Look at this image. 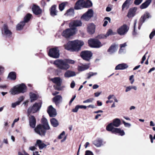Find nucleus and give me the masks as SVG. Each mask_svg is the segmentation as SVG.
<instances>
[{
    "instance_id": "1",
    "label": "nucleus",
    "mask_w": 155,
    "mask_h": 155,
    "mask_svg": "<svg viewBox=\"0 0 155 155\" xmlns=\"http://www.w3.org/2000/svg\"><path fill=\"white\" fill-rule=\"evenodd\" d=\"M69 26L70 28L64 31L62 35L67 38H69L75 34L78 27V21H74L70 22Z\"/></svg>"
},
{
    "instance_id": "2",
    "label": "nucleus",
    "mask_w": 155,
    "mask_h": 155,
    "mask_svg": "<svg viewBox=\"0 0 155 155\" xmlns=\"http://www.w3.org/2000/svg\"><path fill=\"white\" fill-rule=\"evenodd\" d=\"M74 63V60L69 59H65L64 60L58 59L54 61V64L58 69L66 71L70 67L69 64H73Z\"/></svg>"
},
{
    "instance_id": "3",
    "label": "nucleus",
    "mask_w": 155,
    "mask_h": 155,
    "mask_svg": "<svg viewBox=\"0 0 155 155\" xmlns=\"http://www.w3.org/2000/svg\"><path fill=\"white\" fill-rule=\"evenodd\" d=\"M26 91V87L24 84H18L11 88L9 92L11 94L15 95L20 93H24Z\"/></svg>"
},
{
    "instance_id": "4",
    "label": "nucleus",
    "mask_w": 155,
    "mask_h": 155,
    "mask_svg": "<svg viewBox=\"0 0 155 155\" xmlns=\"http://www.w3.org/2000/svg\"><path fill=\"white\" fill-rule=\"evenodd\" d=\"M65 49L72 51H76L78 48V40L69 41L64 45Z\"/></svg>"
},
{
    "instance_id": "5",
    "label": "nucleus",
    "mask_w": 155,
    "mask_h": 155,
    "mask_svg": "<svg viewBox=\"0 0 155 155\" xmlns=\"http://www.w3.org/2000/svg\"><path fill=\"white\" fill-rule=\"evenodd\" d=\"M31 15L30 14H28L24 18L23 21L20 22L16 26V28L17 30H20L22 29L26 22H28L31 17Z\"/></svg>"
},
{
    "instance_id": "6",
    "label": "nucleus",
    "mask_w": 155,
    "mask_h": 155,
    "mask_svg": "<svg viewBox=\"0 0 155 155\" xmlns=\"http://www.w3.org/2000/svg\"><path fill=\"white\" fill-rule=\"evenodd\" d=\"M88 43L90 47L93 48H99L103 45L100 41L95 39L89 40Z\"/></svg>"
},
{
    "instance_id": "7",
    "label": "nucleus",
    "mask_w": 155,
    "mask_h": 155,
    "mask_svg": "<svg viewBox=\"0 0 155 155\" xmlns=\"http://www.w3.org/2000/svg\"><path fill=\"white\" fill-rule=\"evenodd\" d=\"M59 51L57 47L51 48L49 51L48 55L51 57L57 58L59 56Z\"/></svg>"
},
{
    "instance_id": "8",
    "label": "nucleus",
    "mask_w": 155,
    "mask_h": 155,
    "mask_svg": "<svg viewBox=\"0 0 155 155\" xmlns=\"http://www.w3.org/2000/svg\"><path fill=\"white\" fill-rule=\"evenodd\" d=\"M92 55V53L88 51H83L80 54V56L82 59L87 61H89L91 59Z\"/></svg>"
},
{
    "instance_id": "9",
    "label": "nucleus",
    "mask_w": 155,
    "mask_h": 155,
    "mask_svg": "<svg viewBox=\"0 0 155 155\" xmlns=\"http://www.w3.org/2000/svg\"><path fill=\"white\" fill-rule=\"evenodd\" d=\"M41 104L40 103H35L33 106L30 107L28 110V116L31 113H34L37 112L40 108Z\"/></svg>"
},
{
    "instance_id": "10",
    "label": "nucleus",
    "mask_w": 155,
    "mask_h": 155,
    "mask_svg": "<svg viewBox=\"0 0 155 155\" xmlns=\"http://www.w3.org/2000/svg\"><path fill=\"white\" fill-rule=\"evenodd\" d=\"M94 15V11L91 9H89L88 11L84 13L81 17V19L85 21L89 20Z\"/></svg>"
},
{
    "instance_id": "11",
    "label": "nucleus",
    "mask_w": 155,
    "mask_h": 155,
    "mask_svg": "<svg viewBox=\"0 0 155 155\" xmlns=\"http://www.w3.org/2000/svg\"><path fill=\"white\" fill-rule=\"evenodd\" d=\"M129 29V27L126 24H124L117 29V33L120 35H124L126 34Z\"/></svg>"
},
{
    "instance_id": "12",
    "label": "nucleus",
    "mask_w": 155,
    "mask_h": 155,
    "mask_svg": "<svg viewBox=\"0 0 155 155\" xmlns=\"http://www.w3.org/2000/svg\"><path fill=\"white\" fill-rule=\"evenodd\" d=\"M51 81L57 85V86H54L55 89L58 91L61 90L62 88L60 87L62 80L60 77H55L51 79Z\"/></svg>"
},
{
    "instance_id": "13",
    "label": "nucleus",
    "mask_w": 155,
    "mask_h": 155,
    "mask_svg": "<svg viewBox=\"0 0 155 155\" xmlns=\"http://www.w3.org/2000/svg\"><path fill=\"white\" fill-rule=\"evenodd\" d=\"M150 17L149 13L147 12L145 13L140 18L139 23L138 29L140 30L143 23H144L147 18Z\"/></svg>"
},
{
    "instance_id": "14",
    "label": "nucleus",
    "mask_w": 155,
    "mask_h": 155,
    "mask_svg": "<svg viewBox=\"0 0 155 155\" xmlns=\"http://www.w3.org/2000/svg\"><path fill=\"white\" fill-rule=\"evenodd\" d=\"M35 132L41 136H44L46 133L45 130L43 128L41 125H38L35 129Z\"/></svg>"
},
{
    "instance_id": "15",
    "label": "nucleus",
    "mask_w": 155,
    "mask_h": 155,
    "mask_svg": "<svg viewBox=\"0 0 155 155\" xmlns=\"http://www.w3.org/2000/svg\"><path fill=\"white\" fill-rule=\"evenodd\" d=\"M95 30V26L93 23H90L88 24L87 27V32L90 35L94 33Z\"/></svg>"
},
{
    "instance_id": "16",
    "label": "nucleus",
    "mask_w": 155,
    "mask_h": 155,
    "mask_svg": "<svg viewBox=\"0 0 155 155\" xmlns=\"http://www.w3.org/2000/svg\"><path fill=\"white\" fill-rule=\"evenodd\" d=\"M47 112L50 117H54L57 114L56 109L51 105L48 107Z\"/></svg>"
},
{
    "instance_id": "17",
    "label": "nucleus",
    "mask_w": 155,
    "mask_h": 155,
    "mask_svg": "<svg viewBox=\"0 0 155 155\" xmlns=\"http://www.w3.org/2000/svg\"><path fill=\"white\" fill-rule=\"evenodd\" d=\"M32 10L33 13L36 15H40L42 12V10L40 7L35 5H34L33 6Z\"/></svg>"
},
{
    "instance_id": "18",
    "label": "nucleus",
    "mask_w": 155,
    "mask_h": 155,
    "mask_svg": "<svg viewBox=\"0 0 155 155\" xmlns=\"http://www.w3.org/2000/svg\"><path fill=\"white\" fill-rule=\"evenodd\" d=\"M2 33L7 37H11L12 34L11 31L8 29L7 26L5 25H4L3 29L2 30Z\"/></svg>"
},
{
    "instance_id": "19",
    "label": "nucleus",
    "mask_w": 155,
    "mask_h": 155,
    "mask_svg": "<svg viewBox=\"0 0 155 155\" xmlns=\"http://www.w3.org/2000/svg\"><path fill=\"white\" fill-rule=\"evenodd\" d=\"M116 34L115 32L113 31L111 29H108L106 35H101L98 36V38H106L107 37L110 35H114Z\"/></svg>"
},
{
    "instance_id": "20",
    "label": "nucleus",
    "mask_w": 155,
    "mask_h": 155,
    "mask_svg": "<svg viewBox=\"0 0 155 155\" xmlns=\"http://www.w3.org/2000/svg\"><path fill=\"white\" fill-rule=\"evenodd\" d=\"M137 10V8L135 7L130 8L128 11L127 17L129 18L133 17L135 15Z\"/></svg>"
},
{
    "instance_id": "21",
    "label": "nucleus",
    "mask_w": 155,
    "mask_h": 155,
    "mask_svg": "<svg viewBox=\"0 0 155 155\" xmlns=\"http://www.w3.org/2000/svg\"><path fill=\"white\" fill-rule=\"evenodd\" d=\"M41 123L42 124L41 126L44 129L47 130L50 129V127L48 124V120L45 118L44 117L42 119Z\"/></svg>"
},
{
    "instance_id": "22",
    "label": "nucleus",
    "mask_w": 155,
    "mask_h": 155,
    "mask_svg": "<svg viewBox=\"0 0 155 155\" xmlns=\"http://www.w3.org/2000/svg\"><path fill=\"white\" fill-rule=\"evenodd\" d=\"M133 2V0H126L123 4L122 6V10L124 11L125 8H129V6Z\"/></svg>"
},
{
    "instance_id": "23",
    "label": "nucleus",
    "mask_w": 155,
    "mask_h": 155,
    "mask_svg": "<svg viewBox=\"0 0 155 155\" xmlns=\"http://www.w3.org/2000/svg\"><path fill=\"white\" fill-rule=\"evenodd\" d=\"M53 100L55 104L58 106L61 102L62 97L60 95H57L53 98Z\"/></svg>"
},
{
    "instance_id": "24",
    "label": "nucleus",
    "mask_w": 155,
    "mask_h": 155,
    "mask_svg": "<svg viewBox=\"0 0 155 155\" xmlns=\"http://www.w3.org/2000/svg\"><path fill=\"white\" fill-rule=\"evenodd\" d=\"M29 124L30 126L33 128H34L35 126L36 119L33 116H29Z\"/></svg>"
},
{
    "instance_id": "25",
    "label": "nucleus",
    "mask_w": 155,
    "mask_h": 155,
    "mask_svg": "<svg viewBox=\"0 0 155 155\" xmlns=\"http://www.w3.org/2000/svg\"><path fill=\"white\" fill-rule=\"evenodd\" d=\"M117 46L115 44H113L108 50L107 52L110 54L114 53L117 50Z\"/></svg>"
},
{
    "instance_id": "26",
    "label": "nucleus",
    "mask_w": 155,
    "mask_h": 155,
    "mask_svg": "<svg viewBox=\"0 0 155 155\" xmlns=\"http://www.w3.org/2000/svg\"><path fill=\"white\" fill-rule=\"evenodd\" d=\"M152 0H147L143 3L140 6V8L141 9H143L147 8L150 5Z\"/></svg>"
},
{
    "instance_id": "27",
    "label": "nucleus",
    "mask_w": 155,
    "mask_h": 155,
    "mask_svg": "<svg viewBox=\"0 0 155 155\" xmlns=\"http://www.w3.org/2000/svg\"><path fill=\"white\" fill-rule=\"evenodd\" d=\"M128 67V65L125 63H122L117 65L115 68V70H124Z\"/></svg>"
},
{
    "instance_id": "28",
    "label": "nucleus",
    "mask_w": 155,
    "mask_h": 155,
    "mask_svg": "<svg viewBox=\"0 0 155 155\" xmlns=\"http://www.w3.org/2000/svg\"><path fill=\"white\" fill-rule=\"evenodd\" d=\"M103 140L101 139H97L94 140L93 142V144L97 147H101L103 145Z\"/></svg>"
},
{
    "instance_id": "29",
    "label": "nucleus",
    "mask_w": 155,
    "mask_h": 155,
    "mask_svg": "<svg viewBox=\"0 0 155 155\" xmlns=\"http://www.w3.org/2000/svg\"><path fill=\"white\" fill-rule=\"evenodd\" d=\"M89 67V64L78 66V71H85L88 69Z\"/></svg>"
},
{
    "instance_id": "30",
    "label": "nucleus",
    "mask_w": 155,
    "mask_h": 155,
    "mask_svg": "<svg viewBox=\"0 0 155 155\" xmlns=\"http://www.w3.org/2000/svg\"><path fill=\"white\" fill-rule=\"evenodd\" d=\"M56 6L53 5L52 6L50 9V15L52 16H54L57 15V11L56 10Z\"/></svg>"
},
{
    "instance_id": "31",
    "label": "nucleus",
    "mask_w": 155,
    "mask_h": 155,
    "mask_svg": "<svg viewBox=\"0 0 155 155\" xmlns=\"http://www.w3.org/2000/svg\"><path fill=\"white\" fill-rule=\"evenodd\" d=\"M75 75V72L71 71H68L64 74V76L66 78H69Z\"/></svg>"
},
{
    "instance_id": "32",
    "label": "nucleus",
    "mask_w": 155,
    "mask_h": 155,
    "mask_svg": "<svg viewBox=\"0 0 155 155\" xmlns=\"http://www.w3.org/2000/svg\"><path fill=\"white\" fill-rule=\"evenodd\" d=\"M113 130V133L118 134L121 136H123L125 134V133L123 130H121L120 129L115 128Z\"/></svg>"
},
{
    "instance_id": "33",
    "label": "nucleus",
    "mask_w": 155,
    "mask_h": 155,
    "mask_svg": "<svg viewBox=\"0 0 155 155\" xmlns=\"http://www.w3.org/2000/svg\"><path fill=\"white\" fill-rule=\"evenodd\" d=\"M50 122L51 125L54 127H56L59 125L58 121L54 118L51 119Z\"/></svg>"
},
{
    "instance_id": "34",
    "label": "nucleus",
    "mask_w": 155,
    "mask_h": 155,
    "mask_svg": "<svg viewBox=\"0 0 155 155\" xmlns=\"http://www.w3.org/2000/svg\"><path fill=\"white\" fill-rule=\"evenodd\" d=\"M37 144L38 145L40 149H42L47 146L45 143H42V141L39 140H38L37 141Z\"/></svg>"
},
{
    "instance_id": "35",
    "label": "nucleus",
    "mask_w": 155,
    "mask_h": 155,
    "mask_svg": "<svg viewBox=\"0 0 155 155\" xmlns=\"http://www.w3.org/2000/svg\"><path fill=\"white\" fill-rule=\"evenodd\" d=\"M112 123L114 126L118 127L120 124V121L119 119L116 118L114 120L113 123Z\"/></svg>"
},
{
    "instance_id": "36",
    "label": "nucleus",
    "mask_w": 155,
    "mask_h": 155,
    "mask_svg": "<svg viewBox=\"0 0 155 155\" xmlns=\"http://www.w3.org/2000/svg\"><path fill=\"white\" fill-rule=\"evenodd\" d=\"M115 128L114 127V126L112 123L110 124L106 127V130L108 131H111L113 133L114 130Z\"/></svg>"
},
{
    "instance_id": "37",
    "label": "nucleus",
    "mask_w": 155,
    "mask_h": 155,
    "mask_svg": "<svg viewBox=\"0 0 155 155\" xmlns=\"http://www.w3.org/2000/svg\"><path fill=\"white\" fill-rule=\"evenodd\" d=\"M84 1L78 0V9H81L84 8Z\"/></svg>"
},
{
    "instance_id": "38",
    "label": "nucleus",
    "mask_w": 155,
    "mask_h": 155,
    "mask_svg": "<svg viewBox=\"0 0 155 155\" xmlns=\"http://www.w3.org/2000/svg\"><path fill=\"white\" fill-rule=\"evenodd\" d=\"M30 96L31 102L36 100L38 98L37 95L33 93H30Z\"/></svg>"
},
{
    "instance_id": "39",
    "label": "nucleus",
    "mask_w": 155,
    "mask_h": 155,
    "mask_svg": "<svg viewBox=\"0 0 155 155\" xmlns=\"http://www.w3.org/2000/svg\"><path fill=\"white\" fill-rule=\"evenodd\" d=\"M68 4V2H62V3L60 4L59 6V8L60 11H63L65 5Z\"/></svg>"
},
{
    "instance_id": "40",
    "label": "nucleus",
    "mask_w": 155,
    "mask_h": 155,
    "mask_svg": "<svg viewBox=\"0 0 155 155\" xmlns=\"http://www.w3.org/2000/svg\"><path fill=\"white\" fill-rule=\"evenodd\" d=\"M92 5V3L91 1L88 0L87 1H84V8H89Z\"/></svg>"
},
{
    "instance_id": "41",
    "label": "nucleus",
    "mask_w": 155,
    "mask_h": 155,
    "mask_svg": "<svg viewBox=\"0 0 155 155\" xmlns=\"http://www.w3.org/2000/svg\"><path fill=\"white\" fill-rule=\"evenodd\" d=\"M8 77L11 80H15L16 78L15 73L14 72H10L9 74Z\"/></svg>"
},
{
    "instance_id": "42",
    "label": "nucleus",
    "mask_w": 155,
    "mask_h": 155,
    "mask_svg": "<svg viewBox=\"0 0 155 155\" xmlns=\"http://www.w3.org/2000/svg\"><path fill=\"white\" fill-rule=\"evenodd\" d=\"M74 14V10L73 9L70 8L68 10L66 13L64 14V15L66 16L68 15H73Z\"/></svg>"
},
{
    "instance_id": "43",
    "label": "nucleus",
    "mask_w": 155,
    "mask_h": 155,
    "mask_svg": "<svg viewBox=\"0 0 155 155\" xmlns=\"http://www.w3.org/2000/svg\"><path fill=\"white\" fill-rule=\"evenodd\" d=\"M97 74V73L96 72L93 73L91 72H89V73L87 74V75L88 76L87 78L88 79H89L91 76L94 75H96Z\"/></svg>"
},
{
    "instance_id": "44",
    "label": "nucleus",
    "mask_w": 155,
    "mask_h": 155,
    "mask_svg": "<svg viewBox=\"0 0 155 155\" xmlns=\"http://www.w3.org/2000/svg\"><path fill=\"white\" fill-rule=\"evenodd\" d=\"M84 42L81 40H78V51L81 49V48L84 45Z\"/></svg>"
},
{
    "instance_id": "45",
    "label": "nucleus",
    "mask_w": 155,
    "mask_h": 155,
    "mask_svg": "<svg viewBox=\"0 0 155 155\" xmlns=\"http://www.w3.org/2000/svg\"><path fill=\"white\" fill-rule=\"evenodd\" d=\"M143 1V0H135L134 2V4L135 5H138L141 4Z\"/></svg>"
},
{
    "instance_id": "46",
    "label": "nucleus",
    "mask_w": 155,
    "mask_h": 155,
    "mask_svg": "<svg viewBox=\"0 0 155 155\" xmlns=\"http://www.w3.org/2000/svg\"><path fill=\"white\" fill-rule=\"evenodd\" d=\"M94 100V99L93 98H90L89 99H87V100L84 101L83 102V103L92 102Z\"/></svg>"
},
{
    "instance_id": "47",
    "label": "nucleus",
    "mask_w": 155,
    "mask_h": 155,
    "mask_svg": "<svg viewBox=\"0 0 155 155\" xmlns=\"http://www.w3.org/2000/svg\"><path fill=\"white\" fill-rule=\"evenodd\" d=\"M155 35V30L152 31L150 35L149 38L150 39H151Z\"/></svg>"
},
{
    "instance_id": "48",
    "label": "nucleus",
    "mask_w": 155,
    "mask_h": 155,
    "mask_svg": "<svg viewBox=\"0 0 155 155\" xmlns=\"http://www.w3.org/2000/svg\"><path fill=\"white\" fill-rule=\"evenodd\" d=\"M19 104V102L16 101V102L14 103H12V107L13 108H15L16 107V106L18 105Z\"/></svg>"
},
{
    "instance_id": "49",
    "label": "nucleus",
    "mask_w": 155,
    "mask_h": 155,
    "mask_svg": "<svg viewBox=\"0 0 155 155\" xmlns=\"http://www.w3.org/2000/svg\"><path fill=\"white\" fill-rule=\"evenodd\" d=\"M85 155H94V154L91 151L89 150H87L85 151Z\"/></svg>"
},
{
    "instance_id": "50",
    "label": "nucleus",
    "mask_w": 155,
    "mask_h": 155,
    "mask_svg": "<svg viewBox=\"0 0 155 155\" xmlns=\"http://www.w3.org/2000/svg\"><path fill=\"white\" fill-rule=\"evenodd\" d=\"M65 134V132L63 131L61 133L60 135L58 136V138L61 139L63 138V136H64Z\"/></svg>"
},
{
    "instance_id": "51",
    "label": "nucleus",
    "mask_w": 155,
    "mask_h": 155,
    "mask_svg": "<svg viewBox=\"0 0 155 155\" xmlns=\"http://www.w3.org/2000/svg\"><path fill=\"white\" fill-rule=\"evenodd\" d=\"M137 23V20H135L134 21V32H133V34L134 35H135L136 34V33H135V28H136V24Z\"/></svg>"
},
{
    "instance_id": "52",
    "label": "nucleus",
    "mask_w": 155,
    "mask_h": 155,
    "mask_svg": "<svg viewBox=\"0 0 155 155\" xmlns=\"http://www.w3.org/2000/svg\"><path fill=\"white\" fill-rule=\"evenodd\" d=\"M134 75H131L130 77L129 80L131 81V84H132L134 82Z\"/></svg>"
},
{
    "instance_id": "53",
    "label": "nucleus",
    "mask_w": 155,
    "mask_h": 155,
    "mask_svg": "<svg viewBox=\"0 0 155 155\" xmlns=\"http://www.w3.org/2000/svg\"><path fill=\"white\" fill-rule=\"evenodd\" d=\"M123 122L125 126L126 127H130V124L126 123L124 121H123Z\"/></svg>"
},
{
    "instance_id": "54",
    "label": "nucleus",
    "mask_w": 155,
    "mask_h": 155,
    "mask_svg": "<svg viewBox=\"0 0 155 155\" xmlns=\"http://www.w3.org/2000/svg\"><path fill=\"white\" fill-rule=\"evenodd\" d=\"M131 89H132V88H131V86H129L127 87L126 88V89L125 90V92H127L129 91H130Z\"/></svg>"
},
{
    "instance_id": "55",
    "label": "nucleus",
    "mask_w": 155,
    "mask_h": 155,
    "mask_svg": "<svg viewBox=\"0 0 155 155\" xmlns=\"http://www.w3.org/2000/svg\"><path fill=\"white\" fill-rule=\"evenodd\" d=\"M87 107L86 106L84 105H78V109L79 108H84V109H86Z\"/></svg>"
},
{
    "instance_id": "56",
    "label": "nucleus",
    "mask_w": 155,
    "mask_h": 155,
    "mask_svg": "<svg viewBox=\"0 0 155 155\" xmlns=\"http://www.w3.org/2000/svg\"><path fill=\"white\" fill-rule=\"evenodd\" d=\"M24 99V97L22 96H21L19 98H18V101H17V102H19V104L21 103V102L22 101L23 99Z\"/></svg>"
},
{
    "instance_id": "57",
    "label": "nucleus",
    "mask_w": 155,
    "mask_h": 155,
    "mask_svg": "<svg viewBox=\"0 0 155 155\" xmlns=\"http://www.w3.org/2000/svg\"><path fill=\"white\" fill-rule=\"evenodd\" d=\"M126 46H127V44H126V43H125L123 44H121L120 45V50H121V49L123 47H125Z\"/></svg>"
},
{
    "instance_id": "58",
    "label": "nucleus",
    "mask_w": 155,
    "mask_h": 155,
    "mask_svg": "<svg viewBox=\"0 0 155 155\" xmlns=\"http://www.w3.org/2000/svg\"><path fill=\"white\" fill-rule=\"evenodd\" d=\"M101 92H97L94 94V96L95 97H98L101 94Z\"/></svg>"
},
{
    "instance_id": "59",
    "label": "nucleus",
    "mask_w": 155,
    "mask_h": 155,
    "mask_svg": "<svg viewBox=\"0 0 155 155\" xmlns=\"http://www.w3.org/2000/svg\"><path fill=\"white\" fill-rule=\"evenodd\" d=\"M76 97V95H74L71 99V100L70 101V102H69V104L70 105H71V103H72V102H73V101L74 100V99Z\"/></svg>"
},
{
    "instance_id": "60",
    "label": "nucleus",
    "mask_w": 155,
    "mask_h": 155,
    "mask_svg": "<svg viewBox=\"0 0 155 155\" xmlns=\"http://www.w3.org/2000/svg\"><path fill=\"white\" fill-rule=\"evenodd\" d=\"M75 83L74 81H72L71 84V87L72 88H73L75 86Z\"/></svg>"
},
{
    "instance_id": "61",
    "label": "nucleus",
    "mask_w": 155,
    "mask_h": 155,
    "mask_svg": "<svg viewBox=\"0 0 155 155\" xmlns=\"http://www.w3.org/2000/svg\"><path fill=\"white\" fill-rule=\"evenodd\" d=\"M72 111L74 112H76L78 111V105H76L74 109L72 110Z\"/></svg>"
},
{
    "instance_id": "62",
    "label": "nucleus",
    "mask_w": 155,
    "mask_h": 155,
    "mask_svg": "<svg viewBox=\"0 0 155 155\" xmlns=\"http://www.w3.org/2000/svg\"><path fill=\"white\" fill-rule=\"evenodd\" d=\"M41 4L43 6H45L46 4L45 0H42L41 1Z\"/></svg>"
},
{
    "instance_id": "63",
    "label": "nucleus",
    "mask_w": 155,
    "mask_h": 155,
    "mask_svg": "<svg viewBox=\"0 0 155 155\" xmlns=\"http://www.w3.org/2000/svg\"><path fill=\"white\" fill-rule=\"evenodd\" d=\"M4 68L2 67H0V74L4 71Z\"/></svg>"
},
{
    "instance_id": "64",
    "label": "nucleus",
    "mask_w": 155,
    "mask_h": 155,
    "mask_svg": "<svg viewBox=\"0 0 155 155\" xmlns=\"http://www.w3.org/2000/svg\"><path fill=\"white\" fill-rule=\"evenodd\" d=\"M97 105L98 106H101L102 105V103L99 101H97Z\"/></svg>"
}]
</instances>
